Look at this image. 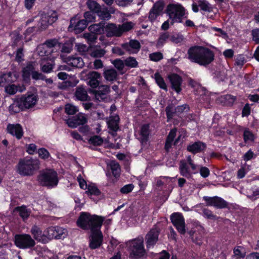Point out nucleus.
I'll return each mask as SVG.
<instances>
[{"label":"nucleus","instance_id":"obj_1","mask_svg":"<svg viewBox=\"0 0 259 259\" xmlns=\"http://www.w3.org/2000/svg\"><path fill=\"white\" fill-rule=\"evenodd\" d=\"M104 219L101 217L82 212L77 221V226L80 228L91 230L90 247L92 249L98 248L102 244L103 236L100 231V227Z\"/></svg>","mask_w":259,"mask_h":259},{"label":"nucleus","instance_id":"obj_2","mask_svg":"<svg viewBox=\"0 0 259 259\" xmlns=\"http://www.w3.org/2000/svg\"><path fill=\"white\" fill-rule=\"evenodd\" d=\"M188 59L193 63L206 66L214 59V54L209 49L202 46H194L188 51Z\"/></svg>","mask_w":259,"mask_h":259},{"label":"nucleus","instance_id":"obj_3","mask_svg":"<svg viewBox=\"0 0 259 259\" xmlns=\"http://www.w3.org/2000/svg\"><path fill=\"white\" fill-rule=\"evenodd\" d=\"M40 161L37 159H24L17 165V172L21 176H31L40 168Z\"/></svg>","mask_w":259,"mask_h":259},{"label":"nucleus","instance_id":"obj_4","mask_svg":"<svg viewBox=\"0 0 259 259\" xmlns=\"http://www.w3.org/2000/svg\"><path fill=\"white\" fill-rule=\"evenodd\" d=\"M165 13L170 19V25H173L182 22L185 15V9L179 3L169 4L166 7Z\"/></svg>","mask_w":259,"mask_h":259},{"label":"nucleus","instance_id":"obj_5","mask_svg":"<svg viewBox=\"0 0 259 259\" xmlns=\"http://www.w3.org/2000/svg\"><path fill=\"white\" fill-rule=\"evenodd\" d=\"M37 181L42 186L54 187L58 184L57 174L52 169L42 170L37 177Z\"/></svg>","mask_w":259,"mask_h":259},{"label":"nucleus","instance_id":"obj_6","mask_svg":"<svg viewBox=\"0 0 259 259\" xmlns=\"http://www.w3.org/2000/svg\"><path fill=\"white\" fill-rule=\"evenodd\" d=\"M128 248L130 257L137 259L145 257L146 251L144 247L142 238H138L130 242Z\"/></svg>","mask_w":259,"mask_h":259},{"label":"nucleus","instance_id":"obj_7","mask_svg":"<svg viewBox=\"0 0 259 259\" xmlns=\"http://www.w3.org/2000/svg\"><path fill=\"white\" fill-rule=\"evenodd\" d=\"M14 243L20 249L31 248L36 244L33 238L28 234H16L14 237Z\"/></svg>","mask_w":259,"mask_h":259},{"label":"nucleus","instance_id":"obj_8","mask_svg":"<svg viewBox=\"0 0 259 259\" xmlns=\"http://www.w3.org/2000/svg\"><path fill=\"white\" fill-rule=\"evenodd\" d=\"M58 19V15L56 11L50 10L47 13L42 14L38 23V27L41 29H46L50 25H52Z\"/></svg>","mask_w":259,"mask_h":259},{"label":"nucleus","instance_id":"obj_9","mask_svg":"<svg viewBox=\"0 0 259 259\" xmlns=\"http://www.w3.org/2000/svg\"><path fill=\"white\" fill-rule=\"evenodd\" d=\"M170 220L179 232L184 234L186 232V226L185 219L182 214L179 212L174 213L170 216Z\"/></svg>","mask_w":259,"mask_h":259},{"label":"nucleus","instance_id":"obj_10","mask_svg":"<svg viewBox=\"0 0 259 259\" xmlns=\"http://www.w3.org/2000/svg\"><path fill=\"white\" fill-rule=\"evenodd\" d=\"M46 233H47L48 240L53 238H65L67 235V231L60 227H50L46 230Z\"/></svg>","mask_w":259,"mask_h":259},{"label":"nucleus","instance_id":"obj_11","mask_svg":"<svg viewBox=\"0 0 259 259\" xmlns=\"http://www.w3.org/2000/svg\"><path fill=\"white\" fill-rule=\"evenodd\" d=\"M87 116L81 113H78L76 116L65 120L66 123L71 128H75L79 125H83L87 122Z\"/></svg>","mask_w":259,"mask_h":259},{"label":"nucleus","instance_id":"obj_12","mask_svg":"<svg viewBox=\"0 0 259 259\" xmlns=\"http://www.w3.org/2000/svg\"><path fill=\"white\" fill-rule=\"evenodd\" d=\"M192 10L194 12L197 13L199 11V8L200 10L211 13L213 12L214 8L206 0H198L196 3L192 5Z\"/></svg>","mask_w":259,"mask_h":259},{"label":"nucleus","instance_id":"obj_13","mask_svg":"<svg viewBox=\"0 0 259 259\" xmlns=\"http://www.w3.org/2000/svg\"><path fill=\"white\" fill-rule=\"evenodd\" d=\"M189 83L192 88H194L195 94L200 96V101H209V95L203 87H201L199 83L193 80H191Z\"/></svg>","mask_w":259,"mask_h":259},{"label":"nucleus","instance_id":"obj_14","mask_svg":"<svg viewBox=\"0 0 259 259\" xmlns=\"http://www.w3.org/2000/svg\"><path fill=\"white\" fill-rule=\"evenodd\" d=\"M30 233L33 236V238L38 242L46 243L48 242V235L46 231L45 234H42L41 229L37 226L34 225L32 227Z\"/></svg>","mask_w":259,"mask_h":259},{"label":"nucleus","instance_id":"obj_15","mask_svg":"<svg viewBox=\"0 0 259 259\" xmlns=\"http://www.w3.org/2000/svg\"><path fill=\"white\" fill-rule=\"evenodd\" d=\"M203 199L206 202L207 205L213 206L219 208H223L227 206V202L219 197H210L205 196Z\"/></svg>","mask_w":259,"mask_h":259},{"label":"nucleus","instance_id":"obj_16","mask_svg":"<svg viewBox=\"0 0 259 259\" xmlns=\"http://www.w3.org/2000/svg\"><path fill=\"white\" fill-rule=\"evenodd\" d=\"M121 47L128 52L129 54H136L141 48L139 41L136 39H131L128 42L122 44Z\"/></svg>","mask_w":259,"mask_h":259},{"label":"nucleus","instance_id":"obj_17","mask_svg":"<svg viewBox=\"0 0 259 259\" xmlns=\"http://www.w3.org/2000/svg\"><path fill=\"white\" fill-rule=\"evenodd\" d=\"M61 57L64 62L73 67L81 68L84 65V62L81 57L77 56L65 57L64 55H61Z\"/></svg>","mask_w":259,"mask_h":259},{"label":"nucleus","instance_id":"obj_18","mask_svg":"<svg viewBox=\"0 0 259 259\" xmlns=\"http://www.w3.org/2000/svg\"><path fill=\"white\" fill-rule=\"evenodd\" d=\"M135 26V23L132 22H126L118 27L114 26V36H120L124 32L129 31Z\"/></svg>","mask_w":259,"mask_h":259},{"label":"nucleus","instance_id":"obj_19","mask_svg":"<svg viewBox=\"0 0 259 259\" xmlns=\"http://www.w3.org/2000/svg\"><path fill=\"white\" fill-rule=\"evenodd\" d=\"M163 9V5L161 2H157L154 4L152 8L150 10L149 14V19L151 21L156 20L159 16Z\"/></svg>","mask_w":259,"mask_h":259},{"label":"nucleus","instance_id":"obj_20","mask_svg":"<svg viewBox=\"0 0 259 259\" xmlns=\"http://www.w3.org/2000/svg\"><path fill=\"white\" fill-rule=\"evenodd\" d=\"M159 232L156 228L152 229L146 236L147 248L153 246L158 240Z\"/></svg>","mask_w":259,"mask_h":259},{"label":"nucleus","instance_id":"obj_21","mask_svg":"<svg viewBox=\"0 0 259 259\" xmlns=\"http://www.w3.org/2000/svg\"><path fill=\"white\" fill-rule=\"evenodd\" d=\"M168 78L171 83L172 89L177 93H180L181 91L182 78L179 75L172 73L168 76Z\"/></svg>","mask_w":259,"mask_h":259},{"label":"nucleus","instance_id":"obj_22","mask_svg":"<svg viewBox=\"0 0 259 259\" xmlns=\"http://www.w3.org/2000/svg\"><path fill=\"white\" fill-rule=\"evenodd\" d=\"M23 106L25 108H30L34 106L37 102V97L34 94L24 96L20 99Z\"/></svg>","mask_w":259,"mask_h":259},{"label":"nucleus","instance_id":"obj_23","mask_svg":"<svg viewBox=\"0 0 259 259\" xmlns=\"http://www.w3.org/2000/svg\"><path fill=\"white\" fill-rule=\"evenodd\" d=\"M7 131L9 134L15 136L18 139H20L23 135L22 128L19 124H9L7 126Z\"/></svg>","mask_w":259,"mask_h":259},{"label":"nucleus","instance_id":"obj_24","mask_svg":"<svg viewBox=\"0 0 259 259\" xmlns=\"http://www.w3.org/2000/svg\"><path fill=\"white\" fill-rule=\"evenodd\" d=\"M189 164L185 160H181L180 162L179 170L180 174L185 177L190 178L193 174H197L194 172L191 168H189Z\"/></svg>","mask_w":259,"mask_h":259},{"label":"nucleus","instance_id":"obj_25","mask_svg":"<svg viewBox=\"0 0 259 259\" xmlns=\"http://www.w3.org/2000/svg\"><path fill=\"white\" fill-rule=\"evenodd\" d=\"M109 92L110 89L108 85L100 86L98 90L94 91L95 98L98 101L104 100L106 99Z\"/></svg>","mask_w":259,"mask_h":259},{"label":"nucleus","instance_id":"obj_26","mask_svg":"<svg viewBox=\"0 0 259 259\" xmlns=\"http://www.w3.org/2000/svg\"><path fill=\"white\" fill-rule=\"evenodd\" d=\"M75 20L74 18L71 19L69 27L73 28L76 33H80L87 27L88 24L83 19L78 21L77 23Z\"/></svg>","mask_w":259,"mask_h":259},{"label":"nucleus","instance_id":"obj_27","mask_svg":"<svg viewBox=\"0 0 259 259\" xmlns=\"http://www.w3.org/2000/svg\"><path fill=\"white\" fill-rule=\"evenodd\" d=\"M205 145L200 142H196L187 147V149L189 151L193 153H196L204 150L205 148Z\"/></svg>","mask_w":259,"mask_h":259},{"label":"nucleus","instance_id":"obj_28","mask_svg":"<svg viewBox=\"0 0 259 259\" xmlns=\"http://www.w3.org/2000/svg\"><path fill=\"white\" fill-rule=\"evenodd\" d=\"M26 90V88L24 85H16L15 84H9L5 87V91L10 95H14L18 91L22 92Z\"/></svg>","mask_w":259,"mask_h":259},{"label":"nucleus","instance_id":"obj_29","mask_svg":"<svg viewBox=\"0 0 259 259\" xmlns=\"http://www.w3.org/2000/svg\"><path fill=\"white\" fill-rule=\"evenodd\" d=\"M75 96L78 100L80 101H87L89 98L86 90L82 86L76 88Z\"/></svg>","mask_w":259,"mask_h":259},{"label":"nucleus","instance_id":"obj_30","mask_svg":"<svg viewBox=\"0 0 259 259\" xmlns=\"http://www.w3.org/2000/svg\"><path fill=\"white\" fill-rule=\"evenodd\" d=\"M24 109L21 100H15L9 107V111L12 114L19 113Z\"/></svg>","mask_w":259,"mask_h":259},{"label":"nucleus","instance_id":"obj_31","mask_svg":"<svg viewBox=\"0 0 259 259\" xmlns=\"http://www.w3.org/2000/svg\"><path fill=\"white\" fill-rule=\"evenodd\" d=\"M101 75L97 72L93 71L90 73V78L89 84L92 88H96L99 84L98 79L100 78Z\"/></svg>","mask_w":259,"mask_h":259},{"label":"nucleus","instance_id":"obj_32","mask_svg":"<svg viewBox=\"0 0 259 259\" xmlns=\"http://www.w3.org/2000/svg\"><path fill=\"white\" fill-rule=\"evenodd\" d=\"M235 100V98L230 95L222 96L218 99V102L224 105H231Z\"/></svg>","mask_w":259,"mask_h":259},{"label":"nucleus","instance_id":"obj_33","mask_svg":"<svg viewBox=\"0 0 259 259\" xmlns=\"http://www.w3.org/2000/svg\"><path fill=\"white\" fill-rule=\"evenodd\" d=\"M14 81L10 72L4 73L0 75V85L5 86L7 83H10Z\"/></svg>","mask_w":259,"mask_h":259},{"label":"nucleus","instance_id":"obj_34","mask_svg":"<svg viewBox=\"0 0 259 259\" xmlns=\"http://www.w3.org/2000/svg\"><path fill=\"white\" fill-rule=\"evenodd\" d=\"M12 37V46L15 47L22 42V36L17 31H14L11 34Z\"/></svg>","mask_w":259,"mask_h":259},{"label":"nucleus","instance_id":"obj_35","mask_svg":"<svg viewBox=\"0 0 259 259\" xmlns=\"http://www.w3.org/2000/svg\"><path fill=\"white\" fill-rule=\"evenodd\" d=\"M86 4L89 9L91 10V12L96 14L100 12V9L101 8V6L93 0H88Z\"/></svg>","mask_w":259,"mask_h":259},{"label":"nucleus","instance_id":"obj_36","mask_svg":"<svg viewBox=\"0 0 259 259\" xmlns=\"http://www.w3.org/2000/svg\"><path fill=\"white\" fill-rule=\"evenodd\" d=\"M176 135V129L171 130L170 131V132L167 136V139H166V141L165 142V148L167 151H168L169 150V149L171 147V146L172 144L174 139Z\"/></svg>","mask_w":259,"mask_h":259},{"label":"nucleus","instance_id":"obj_37","mask_svg":"<svg viewBox=\"0 0 259 259\" xmlns=\"http://www.w3.org/2000/svg\"><path fill=\"white\" fill-rule=\"evenodd\" d=\"M233 256L236 259L244 258L246 255V252L244 249L241 246H237L233 250Z\"/></svg>","mask_w":259,"mask_h":259},{"label":"nucleus","instance_id":"obj_38","mask_svg":"<svg viewBox=\"0 0 259 259\" xmlns=\"http://www.w3.org/2000/svg\"><path fill=\"white\" fill-rule=\"evenodd\" d=\"M255 136L248 129H245L243 132V140L245 143H250L254 141Z\"/></svg>","mask_w":259,"mask_h":259},{"label":"nucleus","instance_id":"obj_39","mask_svg":"<svg viewBox=\"0 0 259 259\" xmlns=\"http://www.w3.org/2000/svg\"><path fill=\"white\" fill-rule=\"evenodd\" d=\"M89 30L96 34L101 33L103 31V24L99 23L98 24H95L91 25L89 27Z\"/></svg>","mask_w":259,"mask_h":259},{"label":"nucleus","instance_id":"obj_40","mask_svg":"<svg viewBox=\"0 0 259 259\" xmlns=\"http://www.w3.org/2000/svg\"><path fill=\"white\" fill-rule=\"evenodd\" d=\"M16 210L19 212V215L23 220L27 219L30 215V211L27 209L25 206L18 207L16 208Z\"/></svg>","mask_w":259,"mask_h":259},{"label":"nucleus","instance_id":"obj_41","mask_svg":"<svg viewBox=\"0 0 259 259\" xmlns=\"http://www.w3.org/2000/svg\"><path fill=\"white\" fill-rule=\"evenodd\" d=\"M34 66L32 63H29L27 64V66L23 68V75L24 77H28L30 75L32 74V72H34Z\"/></svg>","mask_w":259,"mask_h":259},{"label":"nucleus","instance_id":"obj_42","mask_svg":"<svg viewBox=\"0 0 259 259\" xmlns=\"http://www.w3.org/2000/svg\"><path fill=\"white\" fill-rule=\"evenodd\" d=\"M95 13L91 11H88L84 13L83 16L84 19L83 20L85 21V22L87 24L88 23H91L95 21L96 16Z\"/></svg>","mask_w":259,"mask_h":259},{"label":"nucleus","instance_id":"obj_43","mask_svg":"<svg viewBox=\"0 0 259 259\" xmlns=\"http://www.w3.org/2000/svg\"><path fill=\"white\" fill-rule=\"evenodd\" d=\"M154 77L156 81V83L163 90H166V85L163 79L161 77V76L159 75V73H156L154 74Z\"/></svg>","mask_w":259,"mask_h":259},{"label":"nucleus","instance_id":"obj_44","mask_svg":"<svg viewBox=\"0 0 259 259\" xmlns=\"http://www.w3.org/2000/svg\"><path fill=\"white\" fill-rule=\"evenodd\" d=\"M87 188L88 191H87L85 193L89 195H94L97 196L99 195L101 193L100 190L94 185H89Z\"/></svg>","mask_w":259,"mask_h":259},{"label":"nucleus","instance_id":"obj_45","mask_svg":"<svg viewBox=\"0 0 259 259\" xmlns=\"http://www.w3.org/2000/svg\"><path fill=\"white\" fill-rule=\"evenodd\" d=\"M83 37L90 44L95 42L97 39V35L91 32L90 33H84L83 34Z\"/></svg>","mask_w":259,"mask_h":259},{"label":"nucleus","instance_id":"obj_46","mask_svg":"<svg viewBox=\"0 0 259 259\" xmlns=\"http://www.w3.org/2000/svg\"><path fill=\"white\" fill-rule=\"evenodd\" d=\"M65 111L68 115H73L78 111V109L75 106L67 104L65 105Z\"/></svg>","mask_w":259,"mask_h":259},{"label":"nucleus","instance_id":"obj_47","mask_svg":"<svg viewBox=\"0 0 259 259\" xmlns=\"http://www.w3.org/2000/svg\"><path fill=\"white\" fill-rule=\"evenodd\" d=\"M97 14L101 19L104 20H108L111 17L110 14L107 10H102L101 8L100 9V12Z\"/></svg>","mask_w":259,"mask_h":259},{"label":"nucleus","instance_id":"obj_48","mask_svg":"<svg viewBox=\"0 0 259 259\" xmlns=\"http://www.w3.org/2000/svg\"><path fill=\"white\" fill-rule=\"evenodd\" d=\"M89 143L95 146L101 145L103 142V139L98 136H94L90 138L89 140Z\"/></svg>","mask_w":259,"mask_h":259},{"label":"nucleus","instance_id":"obj_49","mask_svg":"<svg viewBox=\"0 0 259 259\" xmlns=\"http://www.w3.org/2000/svg\"><path fill=\"white\" fill-rule=\"evenodd\" d=\"M125 65L131 68H135L138 66V63L134 57H129L125 60Z\"/></svg>","mask_w":259,"mask_h":259},{"label":"nucleus","instance_id":"obj_50","mask_svg":"<svg viewBox=\"0 0 259 259\" xmlns=\"http://www.w3.org/2000/svg\"><path fill=\"white\" fill-rule=\"evenodd\" d=\"M105 51L101 49H93L91 53V56L94 58H100L104 55Z\"/></svg>","mask_w":259,"mask_h":259},{"label":"nucleus","instance_id":"obj_51","mask_svg":"<svg viewBox=\"0 0 259 259\" xmlns=\"http://www.w3.org/2000/svg\"><path fill=\"white\" fill-rule=\"evenodd\" d=\"M149 58L151 61L157 62L163 58V55L160 52H155L150 54Z\"/></svg>","mask_w":259,"mask_h":259},{"label":"nucleus","instance_id":"obj_52","mask_svg":"<svg viewBox=\"0 0 259 259\" xmlns=\"http://www.w3.org/2000/svg\"><path fill=\"white\" fill-rule=\"evenodd\" d=\"M168 38L169 34L167 32L161 34L157 41V45L158 46H162Z\"/></svg>","mask_w":259,"mask_h":259},{"label":"nucleus","instance_id":"obj_53","mask_svg":"<svg viewBox=\"0 0 259 259\" xmlns=\"http://www.w3.org/2000/svg\"><path fill=\"white\" fill-rule=\"evenodd\" d=\"M38 153L39 156L43 159H48L50 156L49 151L44 148L39 149L38 150Z\"/></svg>","mask_w":259,"mask_h":259},{"label":"nucleus","instance_id":"obj_54","mask_svg":"<svg viewBox=\"0 0 259 259\" xmlns=\"http://www.w3.org/2000/svg\"><path fill=\"white\" fill-rule=\"evenodd\" d=\"M58 44L59 42L57 39H51L47 40L43 45L46 47L51 49L56 46Z\"/></svg>","mask_w":259,"mask_h":259},{"label":"nucleus","instance_id":"obj_55","mask_svg":"<svg viewBox=\"0 0 259 259\" xmlns=\"http://www.w3.org/2000/svg\"><path fill=\"white\" fill-rule=\"evenodd\" d=\"M107 169L106 176L109 178L110 182L112 183L113 182V180L112 178V176L113 175V164L112 162L107 164Z\"/></svg>","mask_w":259,"mask_h":259},{"label":"nucleus","instance_id":"obj_56","mask_svg":"<svg viewBox=\"0 0 259 259\" xmlns=\"http://www.w3.org/2000/svg\"><path fill=\"white\" fill-rule=\"evenodd\" d=\"M186 162L189 164L194 172H198V166L193 162V161L190 156L187 157Z\"/></svg>","mask_w":259,"mask_h":259},{"label":"nucleus","instance_id":"obj_57","mask_svg":"<svg viewBox=\"0 0 259 259\" xmlns=\"http://www.w3.org/2000/svg\"><path fill=\"white\" fill-rule=\"evenodd\" d=\"M23 52V49L22 48H20L17 50L15 57L16 61L21 62L23 61L24 54Z\"/></svg>","mask_w":259,"mask_h":259},{"label":"nucleus","instance_id":"obj_58","mask_svg":"<svg viewBox=\"0 0 259 259\" xmlns=\"http://www.w3.org/2000/svg\"><path fill=\"white\" fill-rule=\"evenodd\" d=\"M104 77L107 80H113V69H110L106 70L104 73Z\"/></svg>","mask_w":259,"mask_h":259},{"label":"nucleus","instance_id":"obj_59","mask_svg":"<svg viewBox=\"0 0 259 259\" xmlns=\"http://www.w3.org/2000/svg\"><path fill=\"white\" fill-rule=\"evenodd\" d=\"M105 31L108 37L113 36V24H109L105 27Z\"/></svg>","mask_w":259,"mask_h":259},{"label":"nucleus","instance_id":"obj_60","mask_svg":"<svg viewBox=\"0 0 259 259\" xmlns=\"http://www.w3.org/2000/svg\"><path fill=\"white\" fill-rule=\"evenodd\" d=\"M125 62L124 63L123 61L116 59L114 60V67H116L119 71H122L124 67Z\"/></svg>","mask_w":259,"mask_h":259},{"label":"nucleus","instance_id":"obj_61","mask_svg":"<svg viewBox=\"0 0 259 259\" xmlns=\"http://www.w3.org/2000/svg\"><path fill=\"white\" fill-rule=\"evenodd\" d=\"M253 40L256 44H259V28L253 29L251 31Z\"/></svg>","mask_w":259,"mask_h":259},{"label":"nucleus","instance_id":"obj_62","mask_svg":"<svg viewBox=\"0 0 259 259\" xmlns=\"http://www.w3.org/2000/svg\"><path fill=\"white\" fill-rule=\"evenodd\" d=\"M134 188V186L133 184L126 185L121 188L120 192L123 194H127L131 192Z\"/></svg>","mask_w":259,"mask_h":259},{"label":"nucleus","instance_id":"obj_63","mask_svg":"<svg viewBox=\"0 0 259 259\" xmlns=\"http://www.w3.org/2000/svg\"><path fill=\"white\" fill-rule=\"evenodd\" d=\"M31 76L32 79L35 80H45V76L44 74L36 71L32 72Z\"/></svg>","mask_w":259,"mask_h":259},{"label":"nucleus","instance_id":"obj_64","mask_svg":"<svg viewBox=\"0 0 259 259\" xmlns=\"http://www.w3.org/2000/svg\"><path fill=\"white\" fill-rule=\"evenodd\" d=\"M77 51L81 54L84 53L88 51V47L85 45L78 44L75 45Z\"/></svg>","mask_w":259,"mask_h":259}]
</instances>
